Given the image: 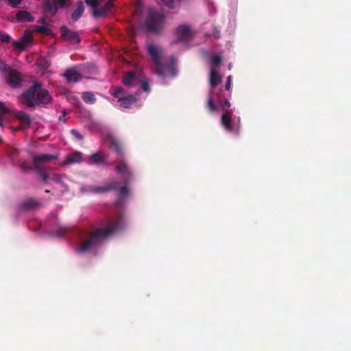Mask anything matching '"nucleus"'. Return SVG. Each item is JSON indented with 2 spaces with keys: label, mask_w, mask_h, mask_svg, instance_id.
<instances>
[{
  "label": "nucleus",
  "mask_w": 351,
  "mask_h": 351,
  "mask_svg": "<svg viewBox=\"0 0 351 351\" xmlns=\"http://www.w3.org/2000/svg\"><path fill=\"white\" fill-rule=\"evenodd\" d=\"M177 36L181 41L188 40L191 37V31L189 26L182 25L177 28Z\"/></svg>",
  "instance_id": "4468645a"
},
{
  "label": "nucleus",
  "mask_w": 351,
  "mask_h": 351,
  "mask_svg": "<svg viewBox=\"0 0 351 351\" xmlns=\"http://www.w3.org/2000/svg\"><path fill=\"white\" fill-rule=\"evenodd\" d=\"M45 192L46 193H49V190H46Z\"/></svg>",
  "instance_id": "864d4df0"
},
{
  "label": "nucleus",
  "mask_w": 351,
  "mask_h": 351,
  "mask_svg": "<svg viewBox=\"0 0 351 351\" xmlns=\"http://www.w3.org/2000/svg\"><path fill=\"white\" fill-rule=\"evenodd\" d=\"M62 76L68 83H76L82 78V75L74 68L66 69Z\"/></svg>",
  "instance_id": "9b49d317"
},
{
  "label": "nucleus",
  "mask_w": 351,
  "mask_h": 351,
  "mask_svg": "<svg viewBox=\"0 0 351 351\" xmlns=\"http://www.w3.org/2000/svg\"><path fill=\"white\" fill-rule=\"evenodd\" d=\"M40 177L42 178L43 182H47V180L49 179V176L47 173L44 172L42 169H40V171H38Z\"/></svg>",
  "instance_id": "a19ab883"
},
{
  "label": "nucleus",
  "mask_w": 351,
  "mask_h": 351,
  "mask_svg": "<svg viewBox=\"0 0 351 351\" xmlns=\"http://www.w3.org/2000/svg\"><path fill=\"white\" fill-rule=\"evenodd\" d=\"M108 156L101 152H97L88 157V163L90 165H107Z\"/></svg>",
  "instance_id": "f8f14e48"
},
{
  "label": "nucleus",
  "mask_w": 351,
  "mask_h": 351,
  "mask_svg": "<svg viewBox=\"0 0 351 351\" xmlns=\"http://www.w3.org/2000/svg\"><path fill=\"white\" fill-rule=\"evenodd\" d=\"M20 103L27 108L45 107L51 103L49 92L43 88L42 84L34 82L32 85L25 90L19 96Z\"/></svg>",
  "instance_id": "f03ea898"
},
{
  "label": "nucleus",
  "mask_w": 351,
  "mask_h": 351,
  "mask_svg": "<svg viewBox=\"0 0 351 351\" xmlns=\"http://www.w3.org/2000/svg\"><path fill=\"white\" fill-rule=\"evenodd\" d=\"M221 77L215 68H211L210 71L209 82L211 88L217 87L221 82Z\"/></svg>",
  "instance_id": "6ab92c4d"
},
{
  "label": "nucleus",
  "mask_w": 351,
  "mask_h": 351,
  "mask_svg": "<svg viewBox=\"0 0 351 351\" xmlns=\"http://www.w3.org/2000/svg\"><path fill=\"white\" fill-rule=\"evenodd\" d=\"M1 142V138H0V143Z\"/></svg>",
  "instance_id": "5fc2aeb1"
},
{
  "label": "nucleus",
  "mask_w": 351,
  "mask_h": 351,
  "mask_svg": "<svg viewBox=\"0 0 351 351\" xmlns=\"http://www.w3.org/2000/svg\"><path fill=\"white\" fill-rule=\"evenodd\" d=\"M82 160V154L80 152L75 151L67 155L64 162V165H72L80 163Z\"/></svg>",
  "instance_id": "dca6fc26"
},
{
  "label": "nucleus",
  "mask_w": 351,
  "mask_h": 351,
  "mask_svg": "<svg viewBox=\"0 0 351 351\" xmlns=\"http://www.w3.org/2000/svg\"><path fill=\"white\" fill-rule=\"evenodd\" d=\"M38 22L42 23L43 25H45V26L47 25V21H46V19L44 17L40 18L39 19Z\"/></svg>",
  "instance_id": "3c124183"
},
{
  "label": "nucleus",
  "mask_w": 351,
  "mask_h": 351,
  "mask_svg": "<svg viewBox=\"0 0 351 351\" xmlns=\"http://www.w3.org/2000/svg\"><path fill=\"white\" fill-rule=\"evenodd\" d=\"M221 62V57L219 56H214L211 58V68L217 67Z\"/></svg>",
  "instance_id": "c85d7f7f"
},
{
  "label": "nucleus",
  "mask_w": 351,
  "mask_h": 351,
  "mask_svg": "<svg viewBox=\"0 0 351 351\" xmlns=\"http://www.w3.org/2000/svg\"><path fill=\"white\" fill-rule=\"evenodd\" d=\"M165 5L169 8H173V0H160Z\"/></svg>",
  "instance_id": "ea45409f"
},
{
  "label": "nucleus",
  "mask_w": 351,
  "mask_h": 351,
  "mask_svg": "<svg viewBox=\"0 0 351 351\" xmlns=\"http://www.w3.org/2000/svg\"><path fill=\"white\" fill-rule=\"evenodd\" d=\"M9 70H12L7 64L3 62H0V71L4 73H8Z\"/></svg>",
  "instance_id": "72a5a7b5"
},
{
  "label": "nucleus",
  "mask_w": 351,
  "mask_h": 351,
  "mask_svg": "<svg viewBox=\"0 0 351 351\" xmlns=\"http://www.w3.org/2000/svg\"><path fill=\"white\" fill-rule=\"evenodd\" d=\"M118 101L120 103L121 106L128 108L136 101V98L133 95H128L119 98V101Z\"/></svg>",
  "instance_id": "5701e85b"
},
{
  "label": "nucleus",
  "mask_w": 351,
  "mask_h": 351,
  "mask_svg": "<svg viewBox=\"0 0 351 351\" xmlns=\"http://www.w3.org/2000/svg\"><path fill=\"white\" fill-rule=\"evenodd\" d=\"M15 117L23 125L29 126L31 118L28 113L23 111H17L15 114Z\"/></svg>",
  "instance_id": "412c9836"
},
{
  "label": "nucleus",
  "mask_w": 351,
  "mask_h": 351,
  "mask_svg": "<svg viewBox=\"0 0 351 351\" xmlns=\"http://www.w3.org/2000/svg\"><path fill=\"white\" fill-rule=\"evenodd\" d=\"M86 3L95 9H97L99 5V0H85Z\"/></svg>",
  "instance_id": "f704fd0d"
},
{
  "label": "nucleus",
  "mask_w": 351,
  "mask_h": 351,
  "mask_svg": "<svg viewBox=\"0 0 351 351\" xmlns=\"http://www.w3.org/2000/svg\"><path fill=\"white\" fill-rule=\"evenodd\" d=\"M108 141L110 143L109 148L117 153V158H124L125 150L121 143L114 137H110Z\"/></svg>",
  "instance_id": "9d476101"
},
{
  "label": "nucleus",
  "mask_w": 351,
  "mask_h": 351,
  "mask_svg": "<svg viewBox=\"0 0 351 351\" xmlns=\"http://www.w3.org/2000/svg\"><path fill=\"white\" fill-rule=\"evenodd\" d=\"M6 81L9 86L12 88H18L21 84L22 77L20 73L16 70H9Z\"/></svg>",
  "instance_id": "6e6552de"
},
{
  "label": "nucleus",
  "mask_w": 351,
  "mask_h": 351,
  "mask_svg": "<svg viewBox=\"0 0 351 351\" xmlns=\"http://www.w3.org/2000/svg\"><path fill=\"white\" fill-rule=\"evenodd\" d=\"M33 42V36L31 32L25 30L23 36L19 40L13 42V47L16 50L23 51L29 47Z\"/></svg>",
  "instance_id": "423d86ee"
},
{
  "label": "nucleus",
  "mask_w": 351,
  "mask_h": 351,
  "mask_svg": "<svg viewBox=\"0 0 351 351\" xmlns=\"http://www.w3.org/2000/svg\"><path fill=\"white\" fill-rule=\"evenodd\" d=\"M38 205V202L33 198H29L23 202L19 205L21 210H29L36 208Z\"/></svg>",
  "instance_id": "aec40b11"
},
{
  "label": "nucleus",
  "mask_w": 351,
  "mask_h": 351,
  "mask_svg": "<svg viewBox=\"0 0 351 351\" xmlns=\"http://www.w3.org/2000/svg\"><path fill=\"white\" fill-rule=\"evenodd\" d=\"M53 2L54 5H56L57 9L63 8L66 5V0H53Z\"/></svg>",
  "instance_id": "c9c22d12"
},
{
  "label": "nucleus",
  "mask_w": 351,
  "mask_h": 351,
  "mask_svg": "<svg viewBox=\"0 0 351 351\" xmlns=\"http://www.w3.org/2000/svg\"><path fill=\"white\" fill-rule=\"evenodd\" d=\"M136 77L133 72L127 73L123 79V84L128 87H132L134 85Z\"/></svg>",
  "instance_id": "393cba45"
},
{
  "label": "nucleus",
  "mask_w": 351,
  "mask_h": 351,
  "mask_svg": "<svg viewBox=\"0 0 351 351\" xmlns=\"http://www.w3.org/2000/svg\"><path fill=\"white\" fill-rule=\"evenodd\" d=\"M213 90H210L209 93V96L206 104V106L210 112H214L217 110V106H215L213 100Z\"/></svg>",
  "instance_id": "a878e982"
},
{
  "label": "nucleus",
  "mask_w": 351,
  "mask_h": 351,
  "mask_svg": "<svg viewBox=\"0 0 351 351\" xmlns=\"http://www.w3.org/2000/svg\"><path fill=\"white\" fill-rule=\"evenodd\" d=\"M114 170L121 176L123 183L128 184L133 179L134 172L125 158H117Z\"/></svg>",
  "instance_id": "39448f33"
},
{
  "label": "nucleus",
  "mask_w": 351,
  "mask_h": 351,
  "mask_svg": "<svg viewBox=\"0 0 351 351\" xmlns=\"http://www.w3.org/2000/svg\"><path fill=\"white\" fill-rule=\"evenodd\" d=\"M119 182H114L112 183L108 184L104 186H93L90 191L95 193H102L109 191L112 189L116 190L119 188Z\"/></svg>",
  "instance_id": "f3484780"
},
{
  "label": "nucleus",
  "mask_w": 351,
  "mask_h": 351,
  "mask_svg": "<svg viewBox=\"0 0 351 351\" xmlns=\"http://www.w3.org/2000/svg\"><path fill=\"white\" fill-rule=\"evenodd\" d=\"M16 19L18 21L21 22H32L34 21V17L30 12L25 10H20L16 15Z\"/></svg>",
  "instance_id": "4be33fe9"
},
{
  "label": "nucleus",
  "mask_w": 351,
  "mask_h": 351,
  "mask_svg": "<svg viewBox=\"0 0 351 351\" xmlns=\"http://www.w3.org/2000/svg\"><path fill=\"white\" fill-rule=\"evenodd\" d=\"M126 226L125 218L119 215L116 218H109L104 227L93 230L88 239L83 241L77 248V252L84 253L94 247L99 246L103 241L108 239L116 232L122 230Z\"/></svg>",
  "instance_id": "f257e3e1"
},
{
  "label": "nucleus",
  "mask_w": 351,
  "mask_h": 351,
  "mask_svg": "<svg viewBox=\"0 0 351 351\" xmlns=\"http://www.w3.org/2000/svg\"><path fill=\"white\" fill-rule=\"evenodd\" d=\"M22 0H8L9 4L12 8H17L18 5L21 3Z\"/></svg>",
  "instance_id": "79ce46f5"
},
{
  "label": "nucleus",
  "mask_w": 351,
  "mask_h": 351,
  "mask_svg": "<svg viewBox=\"0 0 351 351\" xmlns=\"http://www.w3.org/2000/svg\"><path fill=\"white\" fill-rule=\"evenodd\" d=\"M71 134L79 141L84 139L83 136L75 129L71 130Z\"/></svg>",
  "instance_id": "4c0bfd02"
},
{
  "label": "nucleus",
  "mask_w": 351,
  "mask_h": 351,
  "mask_svg": "<svg viewBox=\"0 0 351 351\" xmlns=\"http://www.w3.org/2000/svg\"><path fill=\"white\" fill-rule=\"evenodd\" d=\"M123 95H124L123 88L121 87H117L115 88L114 92L113 93V96L115 98L118 99V101H119V98H122L124 97Z\"/></svg>",
  "instance_id": "c756f323"
},
{
  "label": "nucleus",
  "mask_w": 351,
  "mask_h": 351,
  "mask_svg": "<svg viewBox=\"0 0 351 351\" xmlns=\"http://www.w3.org/2000/svg\"><path fill=\"white\" fill-rule=\"evenodd\" d=\"M82 99L87 104H93L95 102L96 99L94 95L90 92H84L82 94Z\"/></svg>",
  "instance_id": "bb28decb"
},
{
  "label": "nucleus",
  "mask_w": 351,
  "mask_h": 351,
  "mask_svg": "<svg viewBox=\"0 0 351 351\" xmlns=\"http://www.w3.org/2000/svg\"><path fill=\"white\" fill-rule=\"evenodd\" d=\"M34 29L36 32L48 35L50 32L49 29L45 25H35Z\"/></svg>",
  "instance_id": "cd10ccee"
},
{
  "label": "nucleus",
  "mask_w": 351,
  "mask_h": 351,
  "mask_svg": "<svg viewBox=\"0 0 351 351\" xmlns=\"http://www.w3.org/2000/svg\"><path fill=\"white\" fill-rule=\"evenodd\" d=\"M56 159H57V156L53 154H45L35 155L33 156L34 169L36 171H40L42 164L49 162Z\"/></svg>",
  "instance_id": "0eeeda50"
},
{
  "label": "nucleus",
  "mask_w": 351,
  "mask_h": 351,
  "mask_svg": "<svg viewBox=\"0 0 351 351\" xmlns=\"http://www.w3.org/2000/svg\"><path fill=\"white\" fill-rule=\"evenodd\" d=\"M147 49L152 58L154 72L159 76H165V66L161 62L162 49L154 45H147Z\"/></svg>",
  "instance_id": "20e7f679"
},
{
  "label": "nucleus",
  "mask_w": 351,
  "mask_h": 351,
  "mask_svg": "<svg viewBox=\"0 0 351 351\" xmlns=\"http://www.w3.org/2000/svg\"><path fill=\"white\" fill-rule=\"evenodd\" d=\"M141 88L145 92L149 91V85L147 81H143L141 82Z\"/></svg>",
  "instance_id": "37998d69"
},
{
  "label": "nucleus",
  "mask_w": 351,
  "mask_h": 351,
  "mask_svg": "<svg viewBox=\"0 0 351 351\" xmlns=\"http://www.w3.org/2000/svg\"><path fill=\"white\" fill-rule=\"evenodd\" d=\"M77 9L71 14V19L77 21L84 11V5L82 1H78Z\"/></svg>",
  "instance_id": "b1692460"
},
{
  "label": "nucleus",
  "mask_w": 351,
  "mask_h": 351,
  "mask_svg": "<svg viewBox=\"0 0 351 351\" xmlns=\"http://www.w3.org/2000/svg\"><path fill=\"white\" fill-rule=\"evenodd\" d=\"M21 168L24 170V171H28V170H31L33 168L31 167H29V165H27V162H22V164L21 165Z\"/></svg>",
  "instance_id": "a18cd8bd"
},
{
  "label": "nucleus",
  "mask_w": 351,
  "mask_h": 351,
  "mask_svg": "<svg viewBox=\"0 0 351 351\" xmlns=\"http://www.w3.org/2000/svg\"><path fill=\"white\" fill-rule=\"evenodd\" d=\"M126 185L127 184H124V186L121 187L119 189L120 195L122 196H125L128 194L129 190Z\"/></svg>",
  "instance_id": "58836bf2"
},
{
  "label": "nucleus",
  "mask_w": 351,
  "mask_h": 351,
  "mask_svg": "<svg viewBox=\"0 0 351 351\" xmlns=\"http://www.w3.org/2000/svg\"><path fill=\"white\" fill-rule=\"evenodd\" d=\"M221 123L227 131L232 132L234 130V126L232 123V112L230 111H226L221 115Z\"/></svg>",
  "instance_id": "2eb2a0df"
},
{
  "label": "nucleus",
  "mask_w": 351,
  "mask_h": 351,
  "mask_svg": "<svg viewBox=\"0 0 351 351\" xmlns=\"http://www.w3.org/2000/svg\"><path fill=\"white\" fill-rule=\"evenodd\" d=\"M62 114L59 117L58 120L60 122L65 123L66 122L65 115L66 114V111L65 110H62Z\"/></svg>",
  "instance_id": "49530a36"
},
{
  "label": "nucleus",
  "mask_w": 351,
  "mask_h": 351,
  "mask_svg": "<svg viewBox=\"0 0 351 351\" xmlns=\"http://www.w3.org/2000/svg\"><path fill=\"white\" fill-rule=\"evenodd\" d=\"M9 113V108L5 106V104L3 102L0 101V116H3L4 114Z\"/></svg>",
  "instance_id": "473e14b6"
},
{
  "label": "nucleus",
  "mask_w": 351,
  "mask_h": 351,
  "mask_svg": "<svg viewBox=\"0 0 351 351\" xmlns=\"http://www.w3.org/2000/svg\"><path fill=\"white\" fill-rule=\"evenodd\" d=\"M3 116H0V127H3Z\"/></svg>",
  "instance_id": "603ef678"
},
{
  "label": "nucleus",
  "mask_w": 351,
  "mask_h": 351,
  "mask_svg": "<svg viewBox=\"0 0 351 351\" xmlns=\"http://www.w3.org/2000/svg\"><path fill=\"white\" fill-rule=\"evenodd\" d=\"M61 36L65 40H68L71 43H79L80 42V37L77 32L70 30L66 26L60 28Z\"/></svg>",
  "instance_id": "1a4fd4ad"
},
{
  "label": "nucleus",
  "mask_w": 351,
  "mask_h": 351,
  "mask_svg": "<svg viewBox=\"0 0 351 351\" xmlns=\"http://www.w3.org/2000/svg\"><path fill=\"white\" fill-rule=\"evenodd\" d=\"M213 35L215 38H219L220 37V32L217 28L214 29Z\"/></svg>",
  "instance_id": "8fccbe9b"
},
{
  "label": "nucleus",
  "mask_w": 351,
  "mask_h": 351,
  "mask_svg": "<svg viewBox=\"0 0 351 351\" xmlns=\"http://www.w3.org/2000/svg\"><path fill=\"white\" fill-rule=\"evenodd\" d=\"M113 0H110L106 2L103 6L97 8L93 11V16L95 18L105 16L113 8Z\"/></svg>",
  "instance_id": "ddd939ff"
},
{
  "label": "nucleus",
  "mask_w": 351,
  "mask_h": 351,
  "mask_svg": "<svg viewBox=\"0 0 351 351\" xmlns=\"http://www.w3.org/2000/svg\"><path fill=\"white\" fill-rule=\"evenodd\" d=\"M231 82H232V77H231V75H229L226 79V85H225V89L226 90H230V86H231Z\"/></svg>",
  "instance_id": "c03bdc74"
},
{
  "label": "nucleus",
  "mask_w": 351,
  "mask_h": 351,
  "mask_svg": "<svg viewBox=\"0 0 351 351\" xmlns=\"http://www.w3.org/2000/svg\"><path fill=\"white\" fill-rule=\"evenodd\" d=\"M231 106L230 102L226 99L223 103V106L222 107V110H225V108H229Z\"/></svg>",
  "instance_id": "de8ad7c7"
},
{
  "label": "nucleus",
  "mask_w": 351,
  "mask_h": 351,
  "mask_svg": "<svg viewBox=\"0 0 351 351\" xmlns=\"http://www.w3.org/2000/svg\"><path fill=\"white\" fill-rule=\"evenodd\" d=\"M19 154V150L16 148H10L8 150V155L10 157L12 160H14V158L18 156Z\"/></svg>",
  "instance_id": "e433bc0d"
},
{
  "label": "nucleus",
  "mask_w": 351,
  "mask_h": 351,
  "mask_svg": "<svg viewBox=\"0 0 351 351\" xmlns=\"http://www.w3.org/2000/svg\"><path fill=\"white\" fill-rule=\"evenodd\" d=\"M51 180H52L53 181L57 182H60V176L58 175V174L53 175L51 178Z\"/></svg>",
  "instance_id": "09e8293b"
},
{
  "label": "nucleus",
  "mask_w": 351,
  "mask_h": 351,
  "mask_svg": "<svg viewBox=\"0 0 351 351\" xmlns=\"http://www.w3.org/2000/svg\"><path fill=\"white\" fill-rule=\"evenodd\" d=\"M42 8L45 14L54 16L57 12V8L51 0H44L42 3Z\"/></svg>",
  "instance_id": "a211bd4d"
},
{
  "label": "nucleus",
  "mask_w": 351,
  "mask_h": 351,
  "mask_svg": "<svg viewBox=\"0 0 351 351\" xmlns=\"http://www.w3.org/2000/svg\"><path fill=\"white\" fill-rule=\"evenodd\" d=\"M69 228L66 226H60L56 230V235L57 237H62L67 232Z\"/></svg>",
  "instance_id": "2f4dec72"
},
{
  "label": "nucleus",
  "mask_w": 351,
  "mask_h": 351,
  "mask_svg": "<svg viewBox=\"0 0 351 351\" xmlns=\"http://www.w3.org/2000/svg\"><path fill=\"white\" fill-rule=\"evenodd\" d=\"M165 16L160 12L149 10L145 22L147 30L152 33H159L163 27Z\"/></svg>",
  "instance_id": "7ed1b4c3"
},
{
  "label": "nucleus",
  "mask_w": 351,
  "mask_h": 351,
  "mask_svg": "<svg viewBox=\"0 0 351 351\" xmlns=\"http://www.w3.org/2000/svg\"><path fill=\"white\" fill-rule=\"evenodd\" d=\"M10 41L11 37L8 34L0 31V43H9Z\"/></svg>",
  "instance_id": "7c9ffc66"
}]
</instances>
